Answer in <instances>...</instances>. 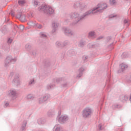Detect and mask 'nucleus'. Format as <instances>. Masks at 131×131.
Listing matches in <instances>:
<instances>
[{
	"mask_svg": "<svg viewBox=\"0 0 131 131\" xmlns=\"http://www.w3.org/2000/svg\"><path fill=\"white\" fill-rule=\"evenodd\" d=\"M107 7L106 3L99 4L96 8L86 11L84 16H91V15H94L96 13H103L104 10L107 9Z\"/></svg>",
	"mask_w": 131,
	"mask_h": 131,
	"instance_id": "obj_1",
	"label": "nucleus"
},
{
	"mask_svg": "<svg viewBox=\"0 0 131 131\" xmlns=\"http://www.w3.org/2000/svg\"><path fill=\"white\" fill-rule=\"evenodd\" d=\"M86 14V12H85L81 16H79V14L77 12H73L71 14L70 17L71 19H75V21L74 22L75 24H77V23H78L79 21L81 20H83V19H85L86 18H88L89 16H85L84 15Z\"/></svg>",
	"mask_w": 131,
	"mask_h": 131,
	"instance_id": "obj_2",
	"label": "nucleus"
},
{
	"mask_svg": "<svg viewBox=\"0 0 131 131\" xmlns=\"http://www.w3.org/2000/svg\"><path fill=\"white\" fill-rule=\"evenodd\" d=\"M39 12H43L47 15H52L54 14V10L51 7H47L46 5L40 6L38 8Z\"/></svg>",
	"mask_w": 131,
	"mask_h": 131,
	"instance_id": "obj_3",
	"label": "nucleus"
},
{
	"mask_svg": "<svg viewBox=\"0 0 131 131\" xmlns=\"http://www.w3.org/2000/svg\"><path fill=\"white\" fill-rule=\"evenodd\" d=\"M93 114V110L90 107L85 108L82 112V116L83 118H90Z\"/></svg>",
	"mask_w": 131,
	"mask_h": 131,
	"instance_id": "obj_4",
	"label": "nucleus"
},
{
	"mask_svg": "<svg viewBox=\"0 0 131 131\" xmlns=\"http://www.w3.org/2000/svg\"><path fill=\"white\" fill-rule=\"evenodd\" d=\"M16 61H17V59L13 58L12 56H8L5 60V67H7V66H9V63H12L13 62H15Z\"/></svg>",
	"mask_w": 131,
	"mask_h": 131,
	"instance_id": "obj_5",
	"label": "nucleus"
},
{
	"mask_svg": "<svg viewBox=\"0 0 131 131\" xmlns=\"http://www.w3.org/2000/svg\"><path fill=\"white\" fill-rule=\"evenodd\" d=\"M63 30L64 31V34L66 35H67L68 36H72V35H74V33L71 31L69 28H64Z\"/></svg>",
	"mask_w": 131,
	"mask_h": 131,
	"instance_id": "obj_6",
	"label": "nucleus"
},
{
	"mask_svg": "<svg viewBox=\"0 0 131 131\" xmlns=\"http://www.w3.org/2000/svg\"><path fill=\"white\" fill-rule=\"evenodd\" d=\"M67 120H68V117L64 115L61 116V117H59L58 119L59 123H61V124H63V123H65V122L67 121Z\"/></svg>",
	"mask_w": 131,
	"mask_h": 131,
	"instance_id": "obj_7",
	"label": "nucleus"
},
{
	"mask_svg": "<svg viewBox=\"0 0 131 131\" xmlns=\"http://www.w3.org/2000/svg\"><path fill=\"white\" fill-rule=\"evenodd\" d=\"M50 98V95L49 94H45V96L39 99V104H42V103H45L46 101H48V99Z\"/></svg>",
	"mask_w": 131,
	"mask_h": 131,
	"instance_id": "obj_8",
	"label": "nucleus"
},
{
	"mask_svg": "<svg viewBox=\"0 0 131 131\" xmlns=\"http://www.w3.org/2000/svg\"><path fill=\"white\" fill-rule=\"evenodd\" d=\"M120 67H121V69H119L118 71V73H121V72H123L124 70H125L126 69H127V65L124 64V63H122L120 65Z\"/></svg>",
	"mask_w": 131,
	"mask_h": 131,
	"instance_id": "obj_9",
	"label": "nucleus"
},
{
	"mask_svg": "<svg viewBox=\"0 0 131 131\" xmlns=\"http://www.w3.org/2000/svg\"><path fill=\"white\" fill-rule=\"evenodd\" d=\"M14 30L17 32L18 30H20V31H23V30H24V26L20 25L19 26H17V25H15L14 26Z\"/></svg>",
	"mask_w": 131,
	"mask_h": 131,
	"instance_id": "obj_10",
	"label": "nucleus"
},
{
	"mask_svg": "<svg viewBox=\"0 0 131 131\" xmlns=\"http://www.w3.org/2000/svg\"><path fill=\"white\" fill-rule=\"evenodd\" d=\"M53 26V30L52 32L53 33L56 32V30L58 29V27H59V24L57 23H54L52 24Z\"/></svg>",
	"mask_w": 131,
	"mask_h": 131,
	"instance_id": "obj_11",
	"label": "nucleus"
},
{
	"mask_svg": "<svg viewBox=\"0 0 131 131\" xmlns=\"http://www.w3.org/2000/svg\"><path fill=\"white\" fill-rule=\"evenodd\" d=\"M17 95V93L15 90H10L9 92V96L11 98H15Z\"/></svg>",
	"mask_w": 131,
	"mask_h": 131,
	"instance_id": "obj_12",
	"label": "nucleus"
},
{
	"mask_svg": "<svg viewBox=\"0 0 131 131\" xmlns=\"http://www.w3.org/2000/svg\"><path fill=\"white\" fill-rule=\"evenodd\" d=\"M120 100L121 102H126L128 100V97L126 95H122L120 96Z\"/></svg>",
	"mask_w": 131,
	"mask_h": 131,
	"instance_id": "obj_13",
	"label": "nucleus"
},
{
	"mask_svg": "<svg viewBox=\"0 0 131 131\" xmlns=\"http://www.w3.org/2000/svg\"><path fill=\"white\" fill-rule=\"evenodd\" d=\"M27 124V122H26V121H24L21 127L20 128V130L21 131H23V130H25V128L26 127V125Z\"/></svg>",
	"mask_w": 131,
	"mask_h": 131,
	"instance_id": "obj_14",
	"label": "nucleus"
},
{
	"mask_svg": "<svg viewBox=\"0 0 131 131\" xmlns=\"http://www.w3.org/2000/svg\"><path fill=\"white\" fill-rule=\"evenodd\" d=\"M62 80H64V79L62 78H54L53 79V82H55V81H56V82H57V83H59V82H61V81H62Z\"/></svg>",
	"mask_w": 131,
	"mask_h": 131,
	"instance_id": "obj_15",
	"label": "nucleus"
},
{
	"mask_svg": "<svg viewBox=\"0 0 131 131\" xmlns=\"http://www.w3.org/2000/svg\"><path fill=\"white\" fill-rule=\"evenodd\" d=\"M84 71V69H83V68H80L79 69V73L78 74V77L79 78H80L81 76H82V72Z\"/></svg>",
	"mask_w": 131,
	"mask_h": 131,
	"instance_id": "obj_16",
	"label": "nucleus"
},
{
	"mask_svg": "<svg viewBox=\"0 0 131 131\" xmlns=\"http://www.w3.org/2000/svg\"><path fill=\"white\" fill-rule=\"evenodd\" d=\"M85 45V41L81 40L79 42V43L78 44V46L80 47V48H83Z\"/></svg>",
	"mask_w": 131,
	"mask_h": 131,
	"instance_id": "obj_17",
	"label": "nucleus"
},
{
	"mask_svg": "<svg viewBox=\"0 0 131 131\" xmlns=\"http://www.w3.org/2000/svg\"><path fill=\"white\" fill-rule=\"evenodd\" d=\"M38 124L41 125V124H45V123L46 122V120L43 119H39L37 120Z\"/></svg>",
	"mask_w": 131,
	"mask_h": 131,
	"instance_id": "obj_18",
	"label": "nucleus"
},
{
	"mask_svg": "<svg viewBox=\"0 0 131 131\" xmlns=\"http://www.w3.org/2000/svg\"><path fill=\"white\" fill-rule=\"evenodd\" d=\"M26 16H25V14H22L20 18L19 19V20L21 21V22H25L26 21Z\"/></svg>",
	"mask_w": 131,
	"mask_h": 131,
	"instance_id": "obj_19",
	"label": "nucleus"
},
{
	"mask_svg": "<svg viewBox=\"0 0 131 131\" xmlns=\"http://www.w3.org/2000/svg\"><path fill=\"white\" fill-rule=\"evenodd\" d=\"M1 31L3 32L4 34H6V33H7L8 30H7V28H6V27H3L1 29Z\"/></svg>",
	"mask_w": 131,
	"mask_h": 131,
	"instance_id": "obj_20",
	"label": "nucleus"
},
{
	"mask_svg": "<svg viewBox=\"0 0 131 131\" xmlns=\"http://www.w3.org/2000/svg\"><path fill=\"white\" fill-rule=\"evenodd\" d=\"M121 107H122L121 105L116 104H114L112 106V108L114 110H115V109H116L117 108H119V109H120V108H121Z\"/></svg>",
	"mask_w": 131,
	"mask_h": 131,
	"instance_id": "obj_21",
	"label": "nucleus"
},
{
	"mask_svg": "<svg viewBox=\"0 0 131 131\" xmlns=\"http://www.w3.org/2000/svg\"><path fill=\"white\" fill-rule=\"evenodd\" d=\"M26 3V1L25 0H19L18 1V4L19 6H23L24 4Z\"/></svg>",
	"mask_w": 131,
	"mask_h": 131,
	"instance_id": "obj_22",
	"label": "nucleus"
},
{
	"mask_svg": "<svg viewBox=\"0 0 131 131\" xmlns=\"http://www.w3.org/2000/svg\"><path fill=\"white\" fill-rule=\"evenodd\" d=\"M18 78H19V75L16 74L15 76L14 79H13V82H14L15 83H16V82H18L19 81L18 79Z\"/></svg>",
	"mask_w": 131,
	"mask_h": 131,
	"instance_id": "obj_23",
	"label": "nucleus"
},
{
	"mask_svg": "<svg viewBox=\"0 0 131 131\" xmlns=\"http://www.w3.org/2000/svg\"><path fill=\"white\" fill-rule=\"evenodd\" d=\"M48 115L49 116V117H52L53 115H55V113L54 111H49L48 113Z\"/></svg>",
	"mask_w": 131,
	"mask_h": 131,
	"instance_id": "obj_24",
	"label": "nucleus"
},
{
	"mask_svg": "<svg viewBox=\"0 0 131 131\" xmlns=\"http://www.w3.org/2000/svg\"><path fill=\"white\" fill-rule=\"evenodd\" d=\"M25 49L27 50V51H30V50H31V45L27 44L25 46Z\"/></svg>",
	"mask_w": 131,
	"mask_h": 131,
	"instance_id": "obj_25",
	"label": "nucleus"
},
{
	"mask_svg": "<svg viewBox=\"0 0 131 131\" xmlns=\"http://www.w3.org/2000/svg\"><path fill=\"white\" fill-rule=\"evenodd\" d=\"M56 128H55V131H63V129L60 126H55Z\"/></svg>",
	"mask_w": 131,
	"mask_h": 131,
	"instance_id": "obj_26",
	"label": "nucleus"
},
{
	"mask_svg": "<svg viewBox=\"0 0 131 131\" xmlns=\"http://www.w3.org/2000/svg\"><path fill=\"white\" fill-rule=\"evenodd\" d=\"M56 47L58 48H63V45L59 41H57L56 42Z\"/></svg>",
	"mask_w": 131,
	"mask_h": 131,
	"instance_id": "obj_27",
	"label": "nucleus"
},
{
	"mask_svg": "<svg viewBox=\"0 0 131 131\" xmlns=\"http://www.w3.org/2000/svg\"><path fill=\"white\" fill-rule=\"evenodd\" d=\"M110 4L111 6H114L116 4V1L115 0H110Z\"/></svg>",
	"mask_w": 131,
	"mask_h": 131,
	"instance_id": "obj_28",
	"label": "nucleus"
},
{
	"mask_svg": "<svg viewBox=\"0 0 131 131\" xmlns=\"http://www.w3.org/2000/svg\"><path fill=\"white\" fill-rule=\"evenodd\" d=\"M89 35L90 37H93V36H95V32L91 31L89 32Z\"/></svg>",
	"mask_w": 131,
	"mask_h": 131,
	"instance_id": "obj_29",
	"label": "nucleus"
},
{
	"mask_svg": "<svg viewBox=\"0 0 131 131\" xmlns=\"http://www.w3.org/2000/svg\"><path fill=\"white\" fill-rule=\"evenodd\" d=\"M68 45H69V42L68 41H65L63 43H62V47H66V46H68Z\"/></svg>",
	"mask_w": 131,
	"mask_h": 131,
	"instance_id": "obj_30",
	"label": "nucleus"
},
{
	"mask_svg": "<svg viewBox=\"0 0 131 131\" xmlns=\"http://www.w3.org/2000/svg\"><path fill=\"white\" fill-rule=\"evenodd\" d=\"M27 98L28 100H31V99H33V96L31 94H29L27 96Z\"/></svg>",
	"mask_w": 131,
	"mask_h": 131,
	"instance_id": "obj_31",
	"label": "nucleus"
},
{
	"mask_svg": "<svg viewBox=\"0 0 131 131\" xmlns=\"http://www.w3.org/2000/svg\"><path fill=\"white\" fill-rule=\"evenodd\" d=\"M88 58H89V57H88L86 56H85V55L83 56L82 57V58H83L84 62H86V61H87L86 60H88Z\"/></svg>",
	"mask_w": 131,
	"mask_h": 131,
	"instance_id": "obj_32",
	"label": "nucleus"
},
{
	"mask_svg": "<svg viewBox=\"0 0 131 131\" xmlns=\"http://www.w3.org/2000/svg\"><path fill=\"white\" fill-rule=\"evenodd\" d=\"M121 57L123 59H124V58H126V57H127V54L124 53L122 54Z\"/></svg>",
	"mask_w": 131,
	"mask_h": 131,
	"instance_id": "obj_33",
	"label": "nucleus"
},
{
	"mask_svg": "<svg viewBox=\"0 0 131 131\" xmlns=\"http://www.w3.org/2000/svg\"><path fill=\"white\" fill-rule=\"evenodd\" d=\"M98 129L99 130H103V128L102 127V124H99L98 125Z\"/></svg>",
	"mask_w": 131,
	"mask_h": 131,
	"instance_id": "obj_34",
	"label": "nucleus"
},
{
	"mask_svg": "<svg viewBox=\"0 0 131 131\" xmlns=\"http://www.w3.org/2000/svg\"><path fill=\"white\" fill-rule=\"evenodd\" d=\"M21 16H22V13L17 14L16 15V18H17V19H19V20H20L21 18Z\"/></svg>",
	"mask_w": 131,
	"mask_h": 131,
	"instance_id": "obj_35",
	"label": "nucleus"
},
{
	"mask_svg": "<svg viewBox=\"0 0 131 131\" xmlns=\"http://www.w3.org/2000/svg\"><path fill=\"white\" fill-rule=\"evenodd\" d=\"M36 27L38 29H41L42 28V26L41 25H36Z\"/></svg>",
	"mask_w": 131,
	"mask_h": 131,
	"instance_id": "obj_36",
	"label": "nucleus"
},
{
	"mask_svg": "<svg viewBox=\"0 0 131 131\" xmlns=\"http://www.w3.org/2000/svg\"><path fill=\"white\" fill-rule=\"evenodd\" d=\"M40 37H47V35L43 33H40Z\"/></svg>",
	"mask_w": 131,
	"mask_h": 131,
	"instance_id": "obj_37",
	"label": "nucleus"
},
{
	"mask_svg": "<svg viewBox=\"0 0 131 131\" xmlns=\"http://www.w3.org/2000/svg\"><path fill=\"white\" fill-rule=\"evenodd\" d=\"M32 54L33 56H36V50H33Z\"/></svg>",
	"mask_w": 131,
	"mask_h": 131,
	"instance_id": "obj_38",
	"label": "nucleus"
},
{
	"mask_svg": "<svg viewBox=\"0 0 131 131\" xmlns=\"http://www.w3.org/2000/svg\"><path fill=\"white\" fill-rule=\"evenodd\" d=\"M13 41V40L11 38H9L8 41H7V43H12V42Z\"/></svg>",
	"mask_w": 131,
	"mask_h": 131,
	"instance_id": "obj_39",
	"label": "nucleus"
},
{
	"mask_svg": "<svg viewBox=\"0 0 131 131\" xmlns=\"http://www.w3.org/2000/svg\"><path fill=\"white\" fill-rule=\"evenodd\" d=\"M34 82V79H33V80H31L29 83V84L30 85V84H33V83Z\"/></svg>",
	"mask_w": 131,
	"mask_h": 131,
	"instance_id": "obj_40",
	"label": "nucleus"
},
{
	"mask_svg": "<svg viewBox=\"0 0 131 131\" xmlns=\"http://www.w3.org/2000/svg\"><path fill=\"white\" fill-rule=\"evenodd\" d=\"M117 15H114L113 14H112L111 15H110V18H115V17H116Z\"/></svg>",
	"mask_w": 131,
	"mask_h": 131,
	"instance_id": "obj_41",
	"label": "nucleus"
},
{
	"mask_svg": "<svg viewBox=\"0 0 131 131\" xmlns=\"http://www.w3.org/2000/svg\"><path fill=\"white\" fill-rule=\"evenodd\" d=\"M124 24H126L128 23V20L126 19H124Z\"/></svg>",
	"mask_w": 131,
	"mask_h": 131,
	"instance_id": "obj_42",
	"label": "nucleus"
},
{
	"mask_svg": "<svg viewBox=\"0 0 131 131\" xmlns=\"http://www.w3.org/2000/svg\"><path fill=\"white\" fill-rule=\"evenodd\" d=\"M52 86H53V85H49L47 86L48 90H50V89L52 88Z\"/></svg>",
	"mask_w": 131,
	"mask_h": 131,
	"instance_id": "obj_43",
	"label": "nucleus"
},
{
	"mask_svg": "<svg viewBox=\"0 0 131 131\" xmlns=\"http://www.w3.org/2000/svg\"><path fill=\"white\" fill-rule=\"evenodd\" d=\"M34 4L35 6H37V5H38V2H37L36 1H34Z\"/></svg>",
	"mask_w": 131,
	"mask_h": 131,
	"instance_id": "obj_44",
	"label": "nucleus"
},
{
	"mask_svg": "<svg viewBox=\"0 0 131 131\" xmlns=\"http://www.w3.org/2000/svg\"><path fill=\"white\" fill-rule=\"evenodd\" d=\"M103 38V36H100L97 38V40H100V39H102Z\"/></svg>",
	"mask_w": 131,
	"mask_h": 131,
	"instance_id": "obj_45",
	"label": "nucleus"
},
{
	"mask_svg": "<svg viewBox=\"0 0 131 131\" xmlns=\"http://www.w3.org/2000/svg\"><path fill=\"white\" fill-rule=\"evenodd\" d=\"M106 39L107 41H109V40H111V37H107Z\"/></svg>",
	"mask_w": 131,
	"mask_h": 131,
	"instance_id": "obj_46",
	"label": "nucleus"
},
{
	"mask_svg": "<svg viewBox=\"0 0 131 131\" xmlns=\"http://www.w3.org/2000/svg\"><path fill=\"white\" fill-rule=\"evenodd\" d=\"M62 85L63 88H66V86H67V83L63 84Z\"/></svg>",
	"mask_w": 131,
	"mask_h": 131,
	"instance_id": "obj_47",
	"label": "nucleus"
},
{
	"mask_svg": "<svg viewBox=\"0 0 131 131\" xmlns=\"http://www.w3.org/2000/svg\"><path fill=\"white\" fill-rule=\"evenodd\" d=\"M13 76H14V73L13 72L10 73V76H11V77H13Z\"/></svg>",
	"mask_w": 131,
	"mask_h": 131,
	"instance_id": "obj_48",
	"label": "nucleus"
},
{
	"mask_svg": "<svg viewBox=\"0 0 131 131\" xmlns=\"http://www.w3.org/2000/svg\"><path fill=\"white\" fill-rule=\"evenodd\" d=\"M128 82H131V75L129 77V78L128 79Z\"/></svg>",
	"mask_w": 131,
	"mask_h": 131,
	"instance_id": "obj_49",
	"label": "nucleus"
},
{
	"mask_svg": "<svg viewBox=\"0 0 131 131\" xmlns=\"http://www.w3.org/2000/svg\"><path fill=\"white\" fill-rule=\"evenodd\" d=\"M5 106L6 107H8V105H9V103L7 102L6 103H5Z\"/></svg>",
	"mask_w": 131,
	"mask_h": 131,
	"instance_id": "obj_50",
	"label": "nucleus"
},
{
	"mask_svg": "<svg viewBox=\"0 0 131 131\" xmlns=\"http://www.w3.org/2000/svg\"><path fill=\"white\" fill-rule=\"evenodd\" d=\"M74 8H77V6H76V4L74 5Z\"/></svg>",
	"mask_w": 131,
	"mask_h": 131,
	"instance_id": "obj_51",
	"label": "nucleus"
},
{
	"mask_svg": "<svg viewBox=\"0 0 131 131\" xmlns=\"http://www.w3.org/2000/svg\"><path fill=\"white\" fill-rule=\"evenodd\" d=\"M11 16H14V13L13 12H11V13H10Z\"/></svg>",
	"mask_w": 131,
	"mask_h": 131,
	"instance_id": "obj_52",
	"label": "nucleus"
},
{
	"mask_svg": "<svg viewBox=\"0 0 131 131\" xmlns=\"http://www.w3.org/2000/svg\"><path fill=\"white\" fill-rule=\"evenodd\" d=\"M112 46H113V43H112L108 47H111Z\"/></svg>",
	"mask_w": 131,
	"mask_h": 131,
	"instance_id": "obj_53",
	"label": "nucleus"
},
{
	"mask_svg": "<svg viewBox=\"0 0 131 131\" xmlns=\"http://www.w3.org/2000/svg\"><path fill=\"white\" fill-rule=\"evenodd\" d=\"M0 57H2V53H0Z\"/></svg>",
	"mask_w": 131,
	"mask_h": 131,
	"instance_id": "obj_54",
	"label": "nucleus"
},
{
	"mask_svg": "<svg viewBox=\"0 0 131 131\" xmlns=\"http://www.w3.org/2000/svg\"><path fill=\"white\" fill-rule=\"evenodd\" d=\"M92 48H95V47H94V45H92Z\"/></svg>",
	"mask_w": 131,
	"mask_h": 131,
	"instance_id": "obj_55",
	"label": "nucleus"
},
{
	"mask_svg": "<svg viewBox=\"0 0 131 131\" xmlns=\"http://www.w3.org/2000/svg\"><path fill=\"white\" fill-rule=\"evenodd\" d=\"M97 46H99V44H97Z\"/></svg>",
	"mask_w": 131,
	"mask_h": 131,
	"instance_id": "obj_56",
	"label": "nucleus"
},
{
	"mask_svg": "<svg viewBox=\"0 0 131 131\" xmlns=\"http://www.w3.org/2000/svg\"><path fill=\"white\" fill-rule=\"evenodd\" d=\"M94 46H96V45H95Z\"/></svg>",
	"mask_w": 131,
	"mask_h": 131,
	"instance_id": "obj_57",
	"label": "nucleus"
}]
</instances>
